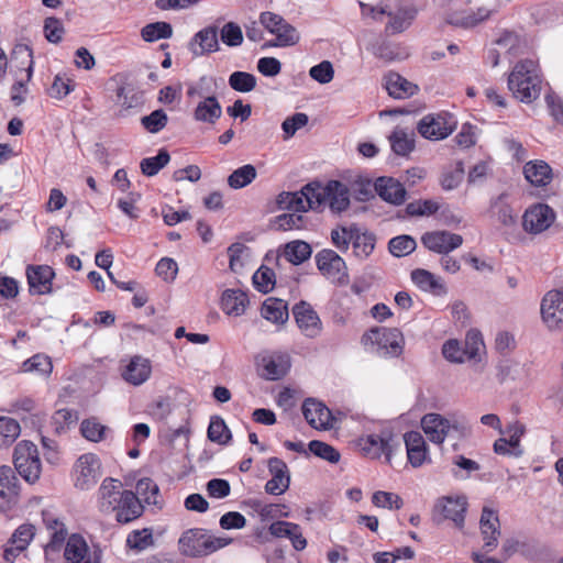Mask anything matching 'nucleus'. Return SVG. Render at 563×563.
<instances>
[{
  "mask_svg": "<svg viewBox=\"0 0 563 563\" xmlns=\"http://www.w3.org/2000/svg\"><path fill=\"white\" fill-rule=\"evenodd\" d=\"M508 88L521 102L530 103L541 92V77L538 65L531 59L516 64L508 77Z\"/></svg>",
  "mask_w": 563,
  "mask_h": 563,
  "instance_id": "f257e3e1",
  "label": "nucleus"
},
{
  "mask_svg": "<svg viewBox=\"0 0 563 563\" xmlns=\"http://www.w3.org/2000/svg\"><path fill=\"white\" fill-rule=\"evenodd\" d=\"M232 541L229 537H214L205 529L192 528L183 532L178 539V550L188 558H203L225 548Z\"/></svg>",
  "mask_w": 563,
  "mask_h": 563,
  "instance_id": "f03ea898",
  "label": "nucleus"
},
{
  "mask_svg": "<svg viewBox=\"0 0 563 563\" xmlns=\"http://www.w3.org/2000/svg\"><path fill=\"white\" fill-rule=\"evenodd\" d=\"M361 343L380 357H398L402 354L405 338L397 328L376 327L362 335Z\"/></svg>",
  "mask_w": 563,
  "mask_h": 563,
  "instance_id": "7ed1b4c3",
  "label": "nucleus"
},
{
  "mask_svg": "<svg viewBox=\"0 0 563 563\" xmlns=\"http://www.w3.org/2000/svg\"><path fill=\"white\" fill-rule=\"evenodd\" d=\"M260 22L271 34L275 35V40L266 42L264 47L294 46L300 40L296 27L279 14L269 11L263 12L260 15Z\"/></svg>",
  "mask_w": 563,
  "mask_h": 563,
  "instance_id": "20e7f679",
  "label": "nucleus"
},
{
  "mask_svg": "<svg viewBox=\"0 0 563 563\" xmlns=\"http://www.w3.org/2000/svg\"><path fill=\"white\" fill-rule=\"evenodd\" d=\"M213 81L210 77H201L197 86L189 87L187 95L189 97H200L202 100L198 102L194 118L200 122L214 123L222 114V108L216 98L210 92L209 85Z\"/></svg>",
  "mask_w": 563,
  "mask_h": 563,
  "instance_id": "39448f33",
  "label": "nucleus"
},
{
  "mask_svg": "<svg viewBox=\"0 0 563 563\" xmlns=\"http://www.w3.org/2000/svg\"><path fill=\"white\" fill-rule=\"evenodd\" d=\"M13 463L18 473L29 483H35L41 475L42 464L37 446L31 441H21L13 453Z\"/></svg>",
  "mask_w": 563,
  "mask_h": 563,
  "instance_id": "423d86ee",
  "label": "nucleus"
},
{
  "mask_svg": "<svg viewBox=\"0 0 563 563\" xmlns=\"http://www.w3.org/2000/svg\"><path fill=\"white\" fill-rule=\"evenodd\" d=\"M101 476V463L92 453L80 455L73 467V481L76 488L88 490L92 488Z\"/></svg>",
  "mask_w": 563,
  "mask_h": 563,
  "instance_id": "0eeeda50",
  "label": "nucleus"
},
{
  "mask_svg": "<svg viewBox=\"0 0 563 563\" xmlns=\"http://www.w3.org/2000/svg\"><path fill=\"white\" fill-rule=\"evenodd\" d=\"M316 185V198L320 201V208L323 209L325 206L333 212H342L350 206V192L346 185L338 180H331L325 186L319 183Z\"/></svg>",
  "mask_w": 563,
  "mask_h": 563,
  "instance_id": "6e6552de",
  "label": "nucleus"
},
{
  "mask_svg": "<svg viewBox=\"0 0 563 563\" xmlns=\"http://www.w3.org/2000/svg\"><path fill=\"white\" fill-rule=\"evenodd\" d=\"M316 197V185L311 183L302 187L300 191L279 194L276 203L279 209L305 212L309 209L320 208V201Z\"/></svg>",
  "mask_w": 563,
  "mask_h": 563,
  "instance_id": "1a4fd4ad",
  "label": "nucleus"
},
{
  "mask_svg": "<svg viewBox=\"0 0 563 563\" xmlns=\"http://www.w3.org/2000/svg\"><path fill=\"white\" fill-rule=\"evenodd\" d=\"M316 264L320 273L332 283H349L347 267L344 260L333 250L324 249L316 254Z\"/></svg>",
  "mask_w": 563,
  "mask_h": 563,
  "instance_id": "9d476101",
  "label": "nucleus"
},
{
  "mask_svg": "<svg viewBox=\"0 0 563 563\" xmlns=\"http://www.w3.org/2000/svg\"><path fill=\"white\" fill-rule=\"evenodd\" d=\"M456 128V121L448 113L424 115L418 123V132L428 140L439 141L448 137Z\"/></svg>",
  "mask_w": 563,
  "mask_h": 563,
  "instance_id": "9b49d317",
  "label": "nucleus"
},
{
  "mask_svg": "<svg viewBox=\"0 0 563 563\" xmlns=\"http://www.w3.org/2000/svg\"><path fill=\"white\" fill-rule=\"evenodd\" d=\"M64 558L67 563H100L101 552L90 548L80 534H71L66 542Z\"/></svg>",
  "mask_w": 563,
  "mask_h": 563,
  "instance_id": "f8f14e48",
  "label": "nucleus"
},
{
  "mask_svg": "<svg viewBox=\"0 0 563 563\" xmlns=\"http://www.w3.org/2000/svg\"><path fill=\"white\" fill-rule=\"evenodd\" d=\"M555 212L544 203H536L528 208L522 216L523 230L530 234H539L551 227Z\"/></svg>",
  "mask_w": 563,
  "mask_h": 563,
  "instance_id": "ddd939ff",
  "label": "nucleus"
},
{
  "mask_svg": "<svg viewBox=\"0 0 563 563\" xmlns=\"http://www.w3.org/2000/svg\"><path fill=\"white\" fill-rule=\"evenodd\" d=\"M540 311L548 329H561L563 327V291H548L541 300Z\"/></svg>",
  "mask_w": 563,
  "mask_h": 563,
  "instance_id": "4468645a",
  "label": "nucleus"
},
{
  "mask_svg": "<svg viewBox=\"0 0 563 563\" xmlns=\"http://www.w3.org/2000/svg\"><path fill=\"white\" fill-rule=\"evenodd\" d=\"M467 501L465 497H444L440 499L435 505L434 520H451L454 526L459 529L464 527L465 511Z\"/></svg>",
  "mask_w": 563,
  "mask_h": 563,
  "instance_id": "2eb2a0df",
  "label": "nucleus"
},
{
  "mask_svg": "<svg viewBox=\"0 0 563 563\" xmlns=\"http://www.w3.org/2000/svg\"><path fill=\"white\" fill-rule=\"evenodd\" d=\"M421 427L428 439L437 444L443 443L450 431L457 430V421L439 413H427L421 419Z\"/></svg>",
  "mask_w": 563,
  "mask_h": 563,
  "instance_id": "dca6fc26",
  "label": "nucleus"
},
{
  "mask_svg": "<svg viewBox=\"0 0 563 563\" xmlns=\"http://www.w3.org/2000/svg\"><path fill=\"white\" fill-rule=\"evenodd\" d=\"M292 314L301 333L307 338H317L322 331V322L312 307L300 301L292 308Z\"/></svg>",
  "mask_w": 563,
  "mask_h": 563,
  "instance_id": "f3484780",
  "label": "nucleus"
},
{
  "mask_svg": "<svg viewBox=\"0 0 563 563\" xmlns=\"http://www.w3.org/2000/svg\"><path fill=\"white\" fill-rule=\"evenodd\" d=\"M421 242L432 252L449 254L451 251L462 245L463 238L460 234L451 233L449 231H433L423 234Z\"/></svg>",
  "mask_w": 563,
  "mask_h": 563,
  "instance_id": "a211bd4d",
  "label": "nucleus"
},
{
  "mask_svg": "<svg viewBox=\"0 0 563 563\" xmlns=\"http://www.w3.org/2000/svg\"><path fill=\"white\" fill-rule=\"evenodd\" d=\"M302 413L307 422L317 430H329L333 427L331 411L316 399L308 398L305 400Z\"/></svg>",
  "mask_w": 563,
  "mask_h": 563,
  "instance_id": "6ab92c4d",
  "label": "nucleus"
},
{
  "mask_svg": "<svg viewBox=\"0 0 563 563\" xmlns=\"http://www.w3.org/2000/svg\"><path fill=\"white\" fill-rule=\"evenodd\" d=\"M479 528L484 541V549L487 552L496 549L500 537V522L497 512L488 507H484L479 520Z\"/></svg>",
  "mask_w": 563,
  "mask_h": 563,
  "instance_id": "aec40b11",
  "label": "nucleus"
},
{
  "mask_svg": "<svg viewBox=\"0 0 563 563\" xmlns=\"http://www.w3.org/2000/svg\"><path fill=\"white\" fill-rule=\"evenodd\" d=\"M267 465L272 478L265 485L266 493L271 495L284 494L290 484L287 464L278 457H271Z\"/></svg>",
  "mask_w": 563,
  "mask_h": 563,
  "instance_id": "412c9836",
  "label": "nucleus"
},
{
  "mask_svg": "<svg viewBox=\"0 0 563 563\" xmlns=\"http://www.w3.org/2000/svg\"><path fill=\"white\" fill-rule=\"evenodd\" d=\"M123 494L122 483L112 477H107L98 489V508L101 512L110 514L118 508Z\"/></svg>",
  "mask_w": 563,
  "mask_h": 563,
  "instance_id": "4be33fe9",
  "label": "nucleus"
},
{
  "mask_svg": "<svg viewBox=\"0 0 563 563\" xmlns=\"http://www.w3.org/2000/svg\"><path fill=\"white\" fill-rule=\"evenodd\" d=\"M54 276V271L47 265L29 266L26 269L30 290L38 295L51 292Z\"/></svg>",
  "mask_w": 563,
  "mask_h": 563,
  "instance_id": "5701e85b",
  "label": "nucleus"
},
{
  "mask_svg": "<svg viewBox=\"0 0 563 563\" xmlns=\"http://www.w3.org/2000/svg\"><path fill=\"white\" fill-rule=\"evenodd\" d=\"M360 445L364 454L371 459H379L386 456V461L390 462L391 455V437L383 434H368L360 440Z\"/></svg>",
  "mask_w": 563,
  "mask_h": 563,
  "instance_id": "b1692460",
  "label": "nucleus"
},
{
  "mask_svg": "<svg viewBox=\"0 0 563 563\" xmlns=\"http://www.w3.org/2000/svg\"><path fill=\"white\" fill-rule=\"evenodd\" d=\"M189 49L195 56H202L219 49L218 30L207 26L195 34L189 43Z\"/></svg>",
  "mask_w": 563,
  "mask_h": 563,
  "instance_id": "393cba45",
  "label": "nucleus"
},
{
  "mask_svg": "<svg viewBox=\"0 0 563 563\" xmlns=\"http://www.w3.org/2000/svg\"><path fill=\"white\" fill-rule=\"evenodd\" d=\"M115 518L121 523L131 522L143 514V506L139 497L131 490H123L118 508H115Z\"/></svg>",
  "mask_w": 563,
  "mask_h": 563,
  "instance_id": "a878e982",
  "label": "nucleus"
},
{
  "mask_svg": "<svg viewBox=\"0 0 563 563\" xmlns=\"http://www.w3.org/2000/svg\"><path fill=\"white\" fill-rule=\"evenodd\" d=\"M375 190L378 196L393 205H401L406 199L404 185L391 177H379L375 181Z\"/></svg>",
  "mask_w": 563,
  "mask_h": 563,
  "instance_id": "bb28decb",
  "label": "nucleus"
},
{
  "mask_svg": "<svg viewBox=\"0 0 563 563\" xmlns=\"http://www.w3.org/2000/svg\"><path fill=\"white\" fill-rule=\"evenodd\" d=\"M152 367L147 358L133 356L124 371L122 377L131 385L139 386L145 383L151 376Z\"/></svg>",
  "mask_w": 563,
  "mask_h": 563,
  "instance_id": "cd10ccee",
  "label": "nucleus"
},
{
  "mask_svg": "<svg viewBox=\"0 0 563 563\" xmlns=\"http://www.w3.org/2000/svg\"><path fill=\"white\" fill-rule=\"evenodd\" d=\"M404 441L406 444L407 456L413 467H419L427 459V445L423 437L418 431L405 433Z\"/></svg>",
  "mask_w": 563,
  "mask_h": 563,
  "instance_id": "c85d7f7f",
  "label": "nucleus"
},
{
  "mask_svg": "<svg viewBox=\"0 0 563 563\" xmlns=\"http://www.w3.org/2000/svg\"><path fill=\"white\" fill-rule=\"evenodd\" d=\"M269 532L276 538H288L292 547L300 551L307 547V540L303 538L300 527L288 521H276L269 526Z\"/></svg>",
  "mask_w": 563,
  "mask_h": 563,
  "instance_id": "c756f323",
  "label": "nucleus"
},
{
  "mask_svg": "<svg viewBox=\"0 0 563 563\" xmlns=\"http://www.w3.org/2000/svg\"><path fill=\"white\" fill-rule=\"evenodd\" d=\"M262 376L266 379L276 380L282 378L289 368V358L284 354H273L262 356L260 361Z\"/></svg>",
  "mask_w": 563,
  "mask_h": 563,
  "instance_id": "7c9ffc66",
  "label": "nucleus"
},
{
  "mask_svg": "<svg viewBox=\"0 0 563 563\" xmlns=\"http://www.w3.org/2000/svg\"><path fill=\"white\" fill-rule=\"evenodd\" d=\"M526 179L533 186L543 187L552 180V168L544 161H531L523 167Z\"/></svg>",
  "mask_w": 563,
  "mask_h": 563,
  "instance_id": "2f4dec72",
  "label": "nucleus"
},
{
  "mask_svg": "<svg viewBox=\"0 0 563 563\" xmlns=\"http://www.w3.org/2000/svg\"><path fill=\"white\" fill-rule=\"evenodd\" d=\"M247 303V295L241 289H227L221 297L222 310L229 316L243 314Z\"/></svg>",
  "mask_w": 563,
  "mask_h": 563,
  "instance_id": "473e14b6",
  "label": "nucleus"
},
{
  "mask_svg": "<svg viewBox=\"0 0 563 563\" xmlns=\"http://www.w3.org/2000/svg\"><path fill=\"white\" fill-rule=\"evenodd\" d=\"M386 89L389 96L396 99H406L416 95L419 90L416 84L410 82L397 73H389L386 76Z\"/></svg>",
  "mask_w": 563,
  "mask_h": 563,
  "instance_id": "72a5a7b5",
  "label": "nucleus"
},
{
  "mask_svg": "<svg viewBox=\"0 0 563 563\" xmlns=\"http://www.w3.org/2000/svg\"><path fill=\"white\" fill-rule=\"evenodd\" d=\"M490 11L485 8H479L476 12L460 11L450 13L446 22L451 25L470 29L476 26L478 23L487 20L490 16Z\"/></svg>",
  "mask_w": 563,
  "mask_h": 563,
  "instance_id": "f704fd0d",
  "label": "nucleus"
},
{
  "mask_svg": "<svg viewBox=\"0 0 563 563\" xmlns=\"http://www.w3.org/2000/svg\"><path fill=\"white\" fill-rule=\"evenodd\" d=\"M263 318L274 323H285L288 320L287 303L277 298H267L261 309Z\"/></svg>",
  "mask_w": 563,
  "mask_h": 563,
  "instance_id": "c9c22d12",
  "label": "nucleus"
},
{
  "mask_svg": "<svg viewBox=\"0 0 563 563\" xmlns=\"http://www.w3.org/2000/svg\"><path fill=\"white\" fill-rule=\"evenodd\" d=\"M411 279L423 291H431L435 295L445 292L444 285L427 269L418 268L412 271Z\"/></svg>",
  "mask_w": 563,
  "mask_h": 563,
  "instance_id": "e433bc0d",
  "label": "nucleus"
},
{
  "mask_svg": "<svg viewBox=\"0 0 563 563\" xmlns=\"http://www.w3.org/2000/svg\"><path fill=\"white\" fill-rule=\"evenodd\" d=\"M389 142L391 145V150L397 155H407L415 147V134L412 131H407L402 128H396L393 133L389 135Z\"/></svg>",
  "mask_w": 563,
  "mask_h": 563,
  "instance_id": "4c0bfd02",
  "label": "nucleus"
},
{
  "mask_svg": "<svg viewBox=\"0 0 563 563\" xmlns=\"http://www.w3.org/2000/svg\"><path fill=\"white\" fill-rule=\"evenodd\" d=\"M376 239L369 232L361 231L355 227V232L352 239L353 251L356 257L364 260L374 251Z\"/></svg>",
  "mask_w": 563,
  "mask_h": 563,
  "instance_id": "58836bf2",
  "label": "nucleus"
},
{
  "mask_svg": "<svg viewBox=\"0 0 563 563\" xmlns=\"http://www.w3.org/2000/svg\"><path fill=\"white\" fill-rule=\"evenodd\" d=\"M311 246L305 241H292L285 245L284 256L294 265H300L311 256Z\"/></svg>",
  "mask_w": 563,
  "mask_h": 563,
  "instance_id": "ea45409f",
  "label": "nucleus"
},
{
  "mask_svg": "<svg viewBox=\"0 0 563 563\" xmlns=\"http://www.w3.org/2000/svg\"><path fill=\"white\" fill-rule=\"evenodd\" d=\"M43 520L47 530L51 532V541L48 543V548L55 550L59 548L66 540L67 530L65 525L57 518L53 517L49 512L43 514Z\"/></svg>",
  "mask_w": 563,
  "mask_h": 563,
  "instance_id": "a19ab883",
  "label": "nucleus"
},
{
  "mask_svg": "<svg viewBox=\"0 0 563 563\" xmlns=\"http://www.w3.org/2000/svg\"><path fill=\"white\" fill-rule=\"evenodd\" d=\"M53 364L48 356L44 354H35L27 358L22 364V372L36 373L41 376L47 377L52 373Z\"/></svg>",
  "mask_w": 563,
  "mask_h": 563,
  "instance_id": "79ce46f5",
  "label": "nucleus"
},
{
  "mask_svg": "<svg viewBox=\"0 0 563 563\" xmlns=\"http://www.w3.org/2000/svg\"><path fill=\"white\" fill-rule=\"evenodd\" d=\"M496 377L499 383L516 382L522 378L523 367L514 361H501L498 363Z\"/></svg>",
  "mask_w": 563,
  "mask_h": 563,
  "instance_id": "37998d69",
  "label": "nucleus"
},
{
  "mask_svg": "<svg viewBox=\"0 0 563 563\" xmlns=\"http://www.w3.org/2000/svg\"><path fill=\"white\" fill-rule=\"evenodd\" d=\"M256 168L251 165H244L235 169L228 177V185L233 189H241L250 185L256 178Z\"/></svg>",
  "mask_w": 563,
  "mask_h": 563,
  "instance_id": "c03bdc74",
  "label": "nucleus"
},
{
  "mask_svg": "<svg viewBox=\"0 0 563 563\" xmlns=\"http://www.w3.org/2000/svg\"><path fill=\"white\" fill-rule=\"evenodd\" d=\"M141 35L145 42L169 38L173 35V27L167 22L150 23L142 29Z\"/></svg>",
  "mask_w": 563,
  "mask_h": 563,
  "instance_id": "a18cd8bd",
  "label": "nucleus"
},
{
  "mask_svg": "<svg viewBox=\"0 0 563 563\" xmlns=\"http://www.w3.org/2000/svg\"><path fill=\"white\" fill-rule=\"evenodd\" d=\"M170 156L166 150H161L156 156L143 158L140 167L144 175L154 176L168 164Z\"/></svg>",
  "mask_w": 563,
  "mask_h": 563,
  "instance_id": "49530a36",
  "label": "nucleus"
},
{
  "mask_svg": "<svg viewBox=\"0 0 563 563\" xmlns=\"http://www.w3.org/2000/svg\"><path fill=\"white\" fill-rule=\"evenodd\" d=\"M21 432L19 422L10 417H0V446L11 444Z\"/></svg>",
  "mask_w": 563,
  "mask_h": 563,
  "instance_id": "de8ad7c7",
  "label": "nucleus"
},
{
  "mask_svg": "<svg viewBox=\"0 0 563 563\" xmlns=\"http://www.w3.org/2000/svg\"><path fill=\"white\" fill-rule=\"evenodd\" d=\"M136 496L142 498L148 505H157L158 486L151 478H141L136 483Z\"/></svg>",
  "mask_w": 563,
  "mask_h": 563,
  "instance_id": "09e8293b",
  "label": "nucleus"
},
{
  "mask_svg": "<svg viewBox=\"0 0 563 563\" xmlns=\"http://www.w3.org/2000/svg\"><path fill=\"white\" fill-rule=\"evenodd\" d=\"M229 85L235 91L250 92L256 86V78L250 73L234 71L229 77Z\"/></svg>",
  "mask_w": 563,
  "mask_h": 563,
  "instance_id": "8fccbe9b",
  "label": "nucleus"
},
{
  "mask_svg": "<svg viewBox=\"0 0 563 563\" xmlns=\"http://www.w3.org/2000/svg\"><path fill=\"white\" fill-rule=\"evenodd\" d=\"M389 251L394 256L401 257L409 255L416 250L417 243L409 235H399L389 241Z\"/></svg>",
  "mask_w": 563,
  "mask_h": 563,
  "instance_id": "3c124183",
  "label": "nucleus"
},
{
  "mask_svg": "<svg viewBox=\"0 0 563 563\" xmlns=\"http://www.w3.org/2000/svg\"><path fill=\"white\" fill-rule=\"evenodd\" d=\"M115 103L120 107V114L133 108L137 103L133 88L129 85L122 84L115 89Z\"/></svg>",
  "mask_w": 563,
  "mask_h": 563,
  "instance_id": "603ef678",
  "label": "nucleus"
},
{
  "mask_svg": "<svg viewBox=\"0 0 563 563\" xmlns=\"http://www.w3.org/2000/svg\"><path fill=\"white\" fill-rule=\"evenodd\" d=\"M275 273L266 266H261L253 275L255 288L264 294L269 292L275 285Z\"/></svg>",
  "mask_w": 563,
  "mask_h": 563,
  "instance_id": "864d4df0",
  "label": "nucleus"
},
{
  "mask_svg": "<svg viewBox=\"0 0 563 563\" xmlns=\"http://www.w3.org/2000/svg\"><path fill=\"white\" fill-rule=\"evenodd\" d=\"M495 44L506 54L515 56L520 53L521 40L519 35L514 32L505 31L496 40Z\"/></svg>",
  "mask_w": 563,
  "mask_h": 563,
  "instance_id": "5fc2aeb1",
  "label": "nucleus"
},
{
  "mask_svg": "<svg viewBox=\"0 0 563 563\" xmlns=\"http://www.w3.org/2000/svg\"><path fill=\"white\" fill-rule=\"evenodd\" d=\"M309 450L316 456L321 457L330 463L335 464L340 461L341 455L339 451L325 442L313 440L309 443Z\"/></svg>",
  "mask_w": 563,
  "mask_h": 563,
  "instance_id": "6e6d98bb",
  "label": "nucleus"
},
{
  "mask_svg": "<svg viewBox=\"0 0 563 563\" xmlns=\"http://www.w3.org/2000/svg\"><path fill=\"white\" fill-rule=\"evenodd\" d=\"M354 232L355 225L338 227L331 231V241L339 251L346 252L352 243Z\"/></svg>",
  "mask_w": 563,
  "mask_h": 563,
  "instance_id": "4d7b16f0",
  "label": "nucleus"
},
{
  "mask_svg": "<svg viewBox=\"0 0 563 563\" xmlns=\"http://www.w3.org/2000/svg\"><path fill=\"white\" fill-rule=\"evenodd\" d=\"M107 427L101 424L95 418L86 419L81 422L80 431L85 439L91 442H99L103 439Z\"/></svg>",
  "mask_w": 563,
  "mask_h": 563,
  "instance_id": "13d9d810",
  "label": "nucleus"
},
{
  "mask_svg": "<svg viewBox=\"0 0 563 563\" xmlns=\"http://www.w3.org/2000/svg\"><path fill=\"white\" fill-rule=\"evenodd\" d=\"M372 503L376 507L387 509H400L404 504L399 495L383 490H378L373 494Z\"/></svg>",
  "mask_w": 563,
  "mask_h": 563,
  "instance_id": "bf43d9fd",
  "label": "nucleus"
},
{
  "mask_svg": "<svg viewBox=\"0 0 563 563\" xmlns=\"http://www.w3.org/2000/svg\"><path fill=\"white\" fill-rule=\"evenodd\" d=\"M34 536L35 527L31 523H23L14 530L9 541L25 551Z\"/></svg>",
  "mask_w": 563,
  "mask_h": 563,
  "instance_id": "052dcab7",
  "label": "nucleus"
},
{
  "mask_svg": "<svg viewBox=\"0 0 563 563\" xmlns=\"http://www.w3.org/2000/svg\"><path fill=\"white\" fill-rule=\"evenodd\" d=\"M505 195H501L494 202L493 208L497 209V218L505 227H512L517 221V212L512 207L504 202Z\"/></svg>",
  "mask_w": 563,
  "mask_h": 563,
  "instance_id": "680f3d73",
  "label": "nucleus"
},
{
  "mask_svg": "<svg viewBox=\"0 0 563 563\" xmlns=\"http://www.w3.org/2000/svg\"><path fill=\"white\" fill-rule=\"evenodd\" d=\"M168 122L167 114L162 110H155L151 114L141 119V123L150 133H157L163 130Z\"/></svg>",
  "mask_w": 563,
  "mask_h": 563,
  "instance_id": "e2e57ef3",
  "label": "nucleus"
},
{
  "mask_svg": "<svg viewBox=\"0 0 563 563\" xmlns=\"http://www.w3.org/2000/svg\"><path fill=\"white\" fill-rule=\"evenodd\" d=\"M208 438L212 442H218L220 444L228 442V440L230 439V431L223 419L219 417H214L211 419L208 428Z\"/></svg>",
  "mask_w": 563,
  "mask_h": 563,
  "instance_id": "0e129e2a",
  "label": "nucleus"
},
{
  "mask_svg": "<svg viewBox=\"0 0 563 563\" xmlns=\"http://www.w3.org/2000/svg\"><path fill=\"white\" fill-rule=\"evenodd\" d=\"M464 176V166L462 162H456L455 166L445 170L441 177V186L444 190L455 189Z\"/></svg>",
  "mask_w": 563,
  "mask_h": 563,
  "instance_id": "69168bd1",
  "label": "nucleus"
},
{
  "mask_svg": "<svg viewBox=\"0 0 563 563\" xmlns=\"http://www.w3.org/2000/svg\"><path fill=\"white\" fill-rule=\"evenodd\" d=\"M463 347L467 360L476 358L484 349L481 333L475 330L468 331Z\"/></svg>",
  "mask_w": 563,
  "mask_h": 563,
  "instance_id": "338daca9",
  "label": "nucleus"
},
{
  "mask_svg": "<svg viewBox=\"0 0 563 563\" xmlns=\"http://www.w3.org/2000/svg\"><path fill=\"white\" fill-rule=\"evenodd\" d=\"M65 30L60 20L54 16L46 18L44 21L45 38L53 44L62 41Z\"/></svg>",
  "mask_w": 563,
  "mask_h": 563,
  "instance_id": "774afa93",
  "label": "nucleus"
}]
</instances>
